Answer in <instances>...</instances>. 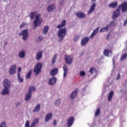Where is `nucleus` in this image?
<instances>
[{"mask_svg": "<svg viewBox=\"0 0 127 127\" xmlns=\"http://www.w3.org/2000/svg\"><path fill=\"white\" fill-rule=\"evenodd\" d=\"M65 25H66V20H64L61 24L58 25L57 26V28L59 29L58 32V36L59 38L61 39L60 41H61L63 39H64V37L66 36V34H67V29L66 28H62V27H64Z\"/></svg>", "mask_w": 127, "mask_h": 127, "instance_id": "1", "label": "nucleus"}, {"mask_svg": "<svg viewBox=\"0 0 127 127\" xmlns=\"http://www.w3.org/2000/svg\"><path fill=\"white\" fill-rule=\"evenodd\" d=\"M35 91V87L30 86L29 87V92L27 93L25 96V101H28L31 98L32 92Z\"/></svg>", "mask_w": 127, "mask_h": 127, "instance_id": "2", "label": "nucleus"}, {"mask_svg": "<svg viewBox=\"0 0 127 127\" xmlns=\"http://www.w3.org/2000/svg\"><path fill=\"white\" fill-rule=\"evenodd\" d=\"M36 19L35 20L34 22V24L35 26V27H36V26H39L41 25V22H42V19H40L39 17H40V14H37L35 15Z\"/></svg>", "mask_w": 127, "mask_h": 127, "instance_id": "3", "label": "nucleus"}, {"mask_svg": "<svg viewBox=\"0 0 127 127\" xmlns=\"http://www.w3.org/2000/svg\"><path fill=\"white\" fill-rule=\"evenodd\" d=\"M42 67V64L40 63H37L36 65L34 68V72L35 75H38L41 71V68Z\"/></svg>", "mask_w": 127, "mask_h": 127, "instance_id": "4", "label": "nucleus"}, {"mask_svg": "<svg viewBox=\"0 0 127 127\" xmlns=\"http://www.w3.org/2000/svg\"><path fill=\"white\" fill-rule=\"evenodd\" d=\"M23 36V40L25 41L27 39V38L28 37V30H22L21 33H19V36Z\"/></svg>", "mask_w": 127, "mask_h": 127, "instance_id": "5", "label": "nucleus"}, {"mask_svg": "<svg viewBox=\"0 0 127 127\" xmlns=\"http://www.w3.org/2000/svg\"><path fill=\"white\" fill-rule=\"evenodd\" d=\"M118 8L121 9L122 12H127V2H123L119 5Z\"/></svg>", "mask_w": 127, "mask_h": 127, "instance_id": "6", "label": "nucleus"}, {"mask_svg": "<svg viewBox=\"0 0 127 127\" xmlns=\"http://www.w3.org/2000/svg\"><path fill=\"white\" fill-rule=\"evenodd\" d=\"M120 9L118 7L115 11H114L112 16L113 19H115V18H117V17L120 16V14H121V10H120Z\"/></svg>", "mask_w": 127, "mask_h": 127, "instance_id": "7", "label": "nucleus"}, {"mask_svg": "<svg viewBox=\"0 0 127 127\" xmlns=\"http://www.w3.org/2000/svg\"><path fill=\"white\" fill-rule=\"evenodd\" d=\"M74 121H75V118H74V117H69L67 119V127H71V126L74 123Z\"/></svg>", "mask_w": 127, "mask_h": 127, "instance_id": "8", "label": "nucleus"}, {"mask_svg": "<svg viewBox=\"0 0 127 127\" xmlns=\"http://www.w3.org/2000/svg\"><path fill=\"white\" fill-rule=\"evenodd\" d=\"M3 86L4 88H10V81L8 79H4L3 81Z\"/></svg>", "mask_w": 127, "mask_h": 127, "instance_id": "9", "label": "nucleus"}, {"mask_svg": "<svg viewBox=\"0 0 127 127\" xmlns=\"http://www.w3.org/2000/svg\"><path fill=\"white\" fill-rule=\"evenodd\" d=\"M65 63L67 64H71L73 62V58L69 56L66 55L65 56Z\"/></svg>", "mask_w": 127, "mask_h": 127, "instance_id": "10", "label": "nucleus"}, {"mask_svg": "<svg viewBox=\"0 0 127 127\" xmlns=\"http://www.w3.org/2000/svg\"><path fill=\"white\" fill-rule=\"evenodd\" d=\"M56 82H57V79L55 77H51L48 82L49 85L52 86L53 85H55L56 84Z\"/></svg>", "mask_w": 127, "mask_h": 127, "instance_id": "11", "label": "nucleus"}, {"mask_svg": "<svg viewBox=\"0 0 127 127\" xmlns=\"http://www.w3.org/2000/svg\"><path fill=\"white\" fill-rule=\"evenodd\" d=\"M89 40H90V38L88 37H84L81 40V46H85L87 43L89 42Z\"/></svg>", "mask_w": 127, "mask_h": 127, "instance_id": "12", "label": "nucleus"}, {"mask_svg": "<svg viewBox=\"0 0 127 127\" xmlns=\"http://www.w3.org/2000/svg\"><path fill=\"white\" fill-rule=\"evenodd\" d=\"M76 16L78 18H86V15L85 13L82 12H77L75 14Z\"/></svg>", "mask_w": 127, "mask_h": 127, "instance_id": "13", "label": "nucleus"}, {"mask_svg": "<svg viewBox=\"0 0 127 127\" xmlns=\"http://www.w3.org/2000/svg\"><path fill=\"white\" fill-rule=\"evenodd\" d=\"M16 71V66L15 65H12L9 70L10 75H13Z\"/></svg>", "mask_w": 127, "mask_h": 127, "instance_id": "14", "label": "nucleus"}, {"mask_svg": "<svg viewBox=\"0 0 127 127\" xmlns=\"http://www.w3.org/2000/svg\"><path fill=\"white\" fill-rule=\"evenodd\" d=\"M96 8V3H93L92 5L90 6V8L88 12V14H91L94 10H95V8Z\"/></svg>", "mask_w": 127, "mask_h": 127, "instance_id": "15", "label": "nucleus"}, {"mask_svg": "<svg viewBox=\"0 0 127 127\" xmlns=\"http://www.w3.org/2000/svg\"><path fill=\"white\" fill-rule=\"evenodd\" d=\"M58 73V69L57 68H54L52 70L50 71V74L51 76H55Z\"/></svg>", "mask_w": 127, "mask_h": 127, "instance_id": "16", "label": "nucleus"}, {"mask_svg": "<svg viewBox=\"0 0 127 127\" xmlns=\"http://www.w3.org/2000/svg\"><path fill=\"white\" fill-rule=\"evenodd\" d=\"M78 94V88L76 89L73 91L71 94H70V99H74L75 97L77 96V94Z\"/></svg>", "mask_w": 127, "mask_h": 127, "instance_id": "17", "label": "nucleus"}, {"mask_svg": "<svg viewBox=\"0 0 127 127\" xmlns=\"http://www.w3.org/2000/svg\"><path fill=\"white\" fill-rule=\"evenodd\" d=\"M109 7H111L112 8H116L118 6V1H115L108 4Z\"/></svg>", "mask_w": 127, "mask_h": 127, "instance_id": "18", "label": "nucleus"}, {"mask_svg": "<svg viewBox=\"0 0 127 127\" xmlns=\"http://www.w3.org/2000/svg\"><path fill=\"white\" fill-rule=\"evenodd\" d=\"M110 29V25H107L106 27L101 28L100 32H105L106 31H108Z\"/></svg>", "mask_w": 127, "mask_h": 127, "instance_id": "19", "label": "nucleus"}, {"mask_svg": "<svg viewBox=\"0 0 127 127\" xmlns=\"http://www.w3.org/2000/svg\"><path fill=\"white\" fill-rule=\"evenodd\" d=\"M53 116V115L52 113H48L45 117V122H49Z\"/></svg>", "mask_w": 127, "mask_h": 127, "instance_id": "20", "label": "nucleus"}, {"mask_svg": "<svg viewBox=\"0 0 127 127\" xmlns=\"http://www.w3.org/2000/svg\"><path fill=\"white\" fill-rule=\"evenodd\" d=\"M40 104H37L34 108V109L33 110V113H38L40 111Z\"/></svg>", "mask_w": 127, "mask_h": 127, "instance_id": "21", "label": "nucleus"}, {"mask_svg": "<svg viewBox=\"0 0 127 127\" xmlns=\"http://www.w3.org/2000/svg\"><path fill=\"white\" fill-rule=\"evenodd\" d=\"M63 70H64V77L65 78V77H66L68 73V68H67V65H66V64H64V65Z\"/></svg>", "mask_w": 127, "mask_h": 127, "instance_id": "22", "label": "nucleus"}, {"mask_svg": "<svg viewBox=\"0 0 127 127\" xmlns=\"http://www.w3.org/2000/svg\"><path fill=\"white\" fill-rule=\"evenodd\" d=\"M100 27L96 28L95 30H93V32L92 33L91 35H90L91 38H93L95 35L98 33V31H99Z\"/></svg>", "mask_w": 127, "mask_h": 127, "instance_id": "23", "label": "nucleus"}, {"mask_svg": "<svg viewBox=\"0 0 127 127\" xmlns=\"http://www.w3.org/2000/svg\"><path fill=\"white\" fill-rule=\"evenodd\" d=\"M8 88H4L1 92V95H8L9 94V90Z\"/></svg>", "mask_w": 127, "mask_h": 127, "instance_id": "24", "label": "nucleus"}, {"mask_svg": "<svg viewBox=\"0 0 127 127\" xmlns=\"http://www.w3.org/2000/svg\"><path fill=\"white\" fill-rule=\"evenodd\" d=\"M42 58V51H40L37 53L36 59L39 61L40 59Z\"/></svg>", "mask_w": 127, "mask_h": 127, "instance_id": "25", "label": "nucleus"}, {"mask_svg": "<svg viewBox=\"0 0 127 127\" xmlns=\"http://www.w3.org/2000/svg\"><path fill=\"white\" fill-rule=\"evenodd\" d=\"M55 8V6L54 5V4L50 5L47 7V11L48 12L50 11H52V10H54Z\"/></svg>", "mask_w": 127, "mask_h": 127, "instance_id": "26", "label": "nucleus"}, {"mask_svg": "<svg viewBox=\"0 0 127 127\" xmlns=\"http://www.w3.org/2000/svg\"><path fill=\"white\" fill-rule=\"evenodd\" d=\"M110 53H111L112 54V50L108 49L104 50V55H105V56L109 57V54H110Z\"/></svg>", "mask_w": 127, "mask_h": 127, "instance_id": "27", "label": "nucleus"}, {"mask_svg": "<svg viewBox=\"0 0 127 127\" xmlns=\"http://www.w3.org/2000/svg\"><path fill=\"white\" fill-rule=\"evenodd\" d=\"M113 96H114V91H112L108 94V100L109 102L112 101V99H113Z\"/></svg>", "mask_w": 127, "mask_h": 127, "instance_id": "28", "label": "nucleus"}, {"mask_svg": "<svg viewBox=\"0 0 127 127\" xmlns=\"http://www.w3.org/2000/svg\"><path fill=\"white\" fill-rule=\"evenodd\" d=\"M48 30H49V27L47 26H45L43 30V33L44 34H47V33L48 32Z\"/></svg>", "mask_w": 127, "mask_h": 127, "instance_id": "29", "label": "nucleus"}, {"mask_svg": "<svg viewBox=\"0 0 127 127\" xmlns=\"http://www.w3.org/2000/svg\"><path fill=\"white\" fill-rule=\"evenodd\" d=\"M58 55L57 54H55L52 59V64H55L56 62V60L57 59V57Z\"/></svg>", "mask_w": 127, "mask_h": 127, "instance_id": "30", "label": "nucleus"}, {"mask_svg": "<svg viewBox=\"0 0 127 127\" xmlns=\"http://www.w3.org/2000/svg\"><path fill=\"white\" fill-rule=\"evenodd\" d=\"M24 56H25V53L23 51L19 52V57H20V58H23Z\"/></svg>", "mask_w": 127, "mask_h": 127, "instance_id": "31", "label": "nucleus"}, {"mask_svg": "<svg viewBox=\"0 0 127 127\" xmlns=\"http://www.w3.org/2000/svg\"><path fill=\"white\" fill-rule=\"evenodd\" d=\"M32 73V71L30 70L28 73L26 75V79H29L30 78V76H31V73Z\"/></svg>", "mask_w": 127, "mask_h": 127, "instance_id": "32", "label": "nucleus"}, {"mask_svg": "<svg viewBox=\"0 0 127 127\" xmlns=\"http://www.w3.org/2000/svg\"><path fill=\"white\" fill-rule=\"evenodd\" d=\"M39 123V119L38 118L34 119L32 124H34V125H36L37 124Z\"/></svg>", "mask_w": 127, "mask_h": 127, "instance_id": "33", "label": "nucleus"}, {"mask_svg": "<svg viewBox=\"0 0 127 127\" xmlns=\"http://www.w3.org/2000/svg\"><path fill=\"white\" fill-rule=\"evenodd\" d=\"M36 13V12H31L30 15V17L31 19H33L34 18V16L35 15V14Z\"/></svg>", "mask_w": 127, "mask_h": 127, "instance_id": "34", "label": "nucleus"}, {"mask_svg": "<svg viewBox=\"0 0 127 127\" xmlns=\"http://www.w3.org/2000/svg\"><path fill=\"white\" fill-rule=\"evenodd\" d=\"M17 76L19 82H20V83H22V82H23V78H22L21 76H20V74H18Z\"/></svg>", "mask_w": 127, "mask_h": 127, "instance_id": "35", "label": "nucleus"}, {"mask_svg": "<svg viewBox=\"0 0 127 127\" xmlns=\"http://www.w3.org/2000/svg\"><path fill=\"white\" fill-rule=\"evenodd\" d=\"M127 53H125V54H123V55H122V56L121 57V59H120V60H121V61H123V60H124V59H125L127 58Z\"/></svg>", "mask_w": 127, "mask_h": 127, "instance_id": "36", "label": "nucleus"}, {"mask_svg": "<svg viewBox=\"0 0 127 127\" xmlns=\"http://www.w3.org/2000/svg\"><path fill=\"white\" fill-rule=\"evenodd\" d=\"M89 72L91 74H94V72H96V68L91 67L89 70Z\"/></svg>", "mask_w": 127, "mask_h": 127, "instance_id": "37", "label": "nucleus"}, {"mask_svg": "<svg viewBox=\"0 0 127 127\" xmlns=\"http://www.w3.org/2000/svg\"><path fill=\"white\" fill-rule=\"evenodd\" d=\"M80 77H85V76H86V73H85V71H80Z\"/></svg>", "mask_w": 127, "mask_h": 127, "instance_id": "38", "label": "nucleus"}, {"mask_svg": "<svg viewBox=\"0 0 127 127\" xmlns=\"http://www.w3.org/2000/svg\"><path fill=\"white\" fill-rule=\"evenodd\" d=\"M100 109L98 108L96 110V112H95V116H99V115H100Z\"/></svg>", "mask_w": 127, "mask_h": 127, "instance_id": "39", "label": "nucleus"}, {"mask_svg": "<svg viewBox=\"0 0 127 127\" xmlns=\"http://www.w3.org/2000/svg\"><path fill=\"white\" fill-rule=\"evenodd\" d=\"M25 127H30V126L29 125V121H27L26 122Z\"/></svg>", "mask_w": 127, "mask_h": 127, "instance_id": "40", "label": "nucleus"}, {"mask_svg": "<svg viewBox=\"0 0 127 127\" xmlns=\"http://www.w3.org/2000/svg\"><path fill=\"white\" fill-rule=\"evenodd\" d=\"M0 127H6L5 123L2 122L1 124L0 125Z\"/></svg>", "mask_w": 127, "mask_h": 127, "instance_id": "41", "label": "nucleus"}, {"mask_svg": "<svg viewBox=\"0 0 127 127\" xmlns=\"http://www.w3.org/2000/svg\"><path fill=\"white\" fill-rule=\"evenodd\" d=\"M55 104L56 106H58V105H60V100H57L55 102Z\"/></svg>", "mask_w": 127, "mask_h": 127, "instance_id": "42", "label": "nucleus"}, {"mask_svg": "<svg viewBox=\"0 0 127 127\" xmlns=\"http://www.w3.org/2000/svg\"><path fill=\"white\" fill-rule=\"evenodd\" d=\"M21 71V67H19L17 69V75H18V74H20V72Z\"/></svg>", "mask_w": 127, "mask_h": 127, "instance_id": "43", "label": "nucleus"}, {"mask_svg": "<svg viewBox=\"0 0 127 127\" xmlns=\"http://www.w3.org/2000/svg\"><path fill=\"white\" fill-rule=\"evenodd\" d=\"M110 26H114V25H115V22H114V21H112V22H110Z\"/></svg>", "mask_w": 127, "mask_h": 127, "instance_id": "44", "label": "nucleus"}, {"mask_svg": "<svg viewBox=\"0 0 127 127\" xmlns=\"http://www.w3.org/2000/svg\"><path fill=\"white\" fill-rule=\"evenodd\" d=\"M25 25H26L25 23H22V24L20 25L19 28H21V27H25Z\"/></svg>", "mask_w": 127, "mask_h": 127, "instance_id": "45", "label": "nucleus"}, {"mask_svg": "<svg viewBox=\"0 0 127 127\" xmlns=\"http://www.w3.org/2000/svg\"><path fill=\"white\" fill-rule=\"evenodd\" d=\"M73 39L75 41H77V40H78V39H79V38H78V37H77V36H75L74 37Z\"/></svg>", "mask_w": 127, "mask_h": 127, "instance_id": "46", "label": "nucleus"}, {"mask_svg": "<svg viewBox=\"0 0 127 127\" xmlns=\"http://www.w3.org/2000/svg\"><path fill=\"white\" fill-rule=\"evenodd\" d=\"M120 78H121V75L120 74V73H119L117 77H116V79L119 80V79H120Z\"/></svg>", "mask_w": 127, "mask_h": 127, "instance_id": "47", "label": "nucleus"}, {"mask_svg": "<svg viewBox=\"0 0 127 127\" xmlns=\"http://www.w3.org/2000/svg\"><path fill=\"white\" fill-rule=\"evenodd\" d=\"M30 127H35V124H34L33 123H32Z\"/></svg>", "mask_w": 127, "mask_h": 127, "instance_id": "48", "label": "nucleus"}, {"mask_svg": "<svg viewBox=\"0 0 127 127\" xmlns=\"http://www.w3.org/2000/svg\"><path fill=\"white\" fill-rule=\"evenodd\" d=\"M127 20H126L124 21V25H127Z\"/></svg>", "mask_w": 127, "mask_h": 127, "instance_id": "49", "label": "nucleus"}, {"mask_svg": "<svg viewBox=\"0 0 127 127\" xmlns=\"http://www.w3.org/2000/svg\"><path fill=\"white\" fill-rule=\"evenodd\" d=\"M110 36H111V35L108 34L107 36V39H109Z\"/></svg>", "mask_w": 127, "mask_h": 127, "instance_id": "50", "label": "nucleus"}, {"mask_svg": "<svg viewBox=\"0 0 127 127\" xmlns=\"http://www.w3.org/2000/svg\"><path fill=\"white\" fill-rule=\"evenodd\" d=\"M53 125L54 126H56V120L54 121Z\"/></svg>", "mask_w": 127, "mask_h": 127, "instance_id": "51", "label": "nucleus"}, {"mask_svg": "<svg viewBox=\"0 0 127 127\" xmlns=\"http://www.w3.org/2000/svg\"><path fill=\"white\" fill-rule=\"evenodd\" d=\"M39 38L40 39V41L42 40V39H43V37H39Z\"/></svg>", "mask_w": 127, "mask_h": 127, "instance_id": "52", "label": "nucleus"}, {"mask_svg": "<svg viewBox=\"0 0 127 127\" xmlns=\"http://www.w3.org/2000/svg\"><path fill=\"white\" fill-rule=\"evenodd\" d=\"M92 2H96V0H91Z\"/></svg>", "mask_w": 127, "mask_h": 127, "instance_id": "53", "label": "nucleus"}, {"mask_svg": "<svg viewBox=\"0 0 127 127\" xmlns=\"http://www.w3.org/2000/svg\"><path fill=\"white\" fill-rule=\"evenodd\" d=\"M18 105H20V103H17L16 104V106H18Z\"/></svg>", "mask_w": 127, "mask_h": 127, "instance_id": "54", "label": "nucleus"}, {"mask_svg": "<svg viewBox=\"0 0 127 127\" xmlns=\"http://www.w3.org/2000/svg\"><path fill=\"white\" fill-rule=\"evenodd\" d=\"M60 4H62V3H61V2H60Z\"/></svg>", "mask_w": 127, "mask_h": 127, "instance_id": "55", "label": "nucleus"}, {"mask_svg": "<svg viewBox=\"0 0 127 127\" xmlns=\"http://www.w3.org/2000/svg\"><path fill=\"white\" fill-rule=\"evenodd\" d=\"M6 44V43H5V45Z\"/></svg>", "mask_w": 127, "mask_h": 127, "instance_id": "56", "label": "nucleus"}]
</instances>
